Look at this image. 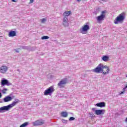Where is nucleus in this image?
Wrapping results in <instances>:
<instances>
[{
  "mask_svg": "<svg viewBox=\"0 0 127 127\" xmlns=\"http://www.w3.org/2000/svg\"><path fill=\"white\" fill-rule=\"evenodd\" d=\"M19 50H20V49H17L16 50H15V52H16L17 53H19Z\"/></svg>",
  "mask_w": 127,
  "mask_h": 127,
  "instance_id": "25",
  "label": "nucleus"
},
{
  "mask_svg": "<svg viewBox=\"0 0 127 127\" xmlns=\"http://www.w3.org/2000/svg\"><path fill=\"white\" fill-rule=\"evenodd\" d=\"M54 91V88L53 86H51L47 89L44 92V96H47L48 95H50Z\"/></svg>",
  "mask_w": 127,
  "mask_h": 127,
  "instance_id": "6",
  "label": "nucleus"
},
{
  "mask_svg": "<svg viewBox=\"0 0 127 127\" xmlns=\"http://www.w3.org/2000/svg\"><path fill=\"white\" fill-rule=\"evenodd\" d=\"M45 21H46V19L45 18H43L41 20V22L42 23H44V22H45Z\"/></svg>",
  "mask_w": 127,
  "mask_h": 127,
  "instance_id": "24",
  "label": "nucleus"
},
{
  "mask_svg": "<svg viewBox=\"0 0 127 127\" xmlns=\"http://www.w3.org/2000/svg\"><path fill=\"white\" fill-rule=\"evenodd\" d=\"M6 91H7V89H6V88H4L2 90V92L3 93V94H5L6 93Z\"/></svg>",
  "mask_w": 127,
  "mask_h": 127,
  "instance_id": "23",
  "label": "nucleus"
},
{
  "mask_svg": "<svg viewBox=\"0 0 127 127\" xmlns=\"http://www.w3.org/2000/svg\"><path fill=\"white\" fill-rule=\"evenodd\" d=\"M19 100L18 99H16L15 101H13L12 104H9L7 106H3L0 108V113H2V111H8L9 109H11L13 107H14L15 105L18 103Z\"/></svg>",
  "mask_w": 127,
  "mask_h": 127,
  "instance_id": "2",
  "label": "nucleus"
},
{
  "mask_svg": "<svg viewBox=\"0 0 127 127\" xmlns=\"http://www.w3.org/2000/svg\"><path fill=\"white\" fill-rule=\"evenodd\" d=\"M103 68V64H99L95 68L92 69V72L99 74L102 73V70Z\"/></svg>",
  "mask_w": 127,
  "mask_h": 127,
  "instance_id": "4",
  "label": "nucleus"
},
{
  "mask_svg": "<svg viewBox=\"0 0 127 127\" xmlns=\"http://www.w3.org/2000/svg\"><path fill=\"white\" fill-rule=\"evenodd\" d=\"M12 100V98L11 97L7 96L3 98V102L5 103H7V102H10Z\"/></svg>",
  "mask_w": 127,
  "mask_h": 127,
  "instance_id": "15",
  "label": "nucleus"
},
{
  "mask_svg": "<svg viewBox=\"0 0 127 127\" xmlns=\"http://www.w3.org/2000/svg\"><path fill=\"white\" fill-rule=\"evenodd\" d=\"M62 117H64V118H67L68 117V113L67 112H63L61 113Z\"/></svg>",
  "mask_w": 127,
  "mask_h": 127,
  "instance_id": "19",
  "label": "nucleus"
},
{
  "mask_svg": "<svg viewBox=\"0 0 127 127\" xmlns=\"http://www.w3.org/2000/svg\"><path fill=\"white\" fill-rule=\"evenodd\" d=\"M70 14H71V11H65L63 13V15H64V17H67V16H69V15H70Z\"/></svg>",
  "mask_w": 127,
  "mask_h": 127,
  "instance_id": "17",
  "label": "nucleus"
},
{
  "mask_svg": "<svg viewBox=\"0 0 127 127\" xmlns=\"http://www.w3.org/2000/svg\"><path fill=\"white\" fill-rule=\"evenodd\" d=\"M102 72L105 75H107V74H109V72H110V68L107 66H104V64H102Z\"/></svg>",
  "mask_w": 127,
  "mask_h": 127,
  "instance_id": "7",
  "label": "nucleus"
},
{
  "mask_svg": "<svg viewBox=\"0 0 127 127\" xmlns=\"http://www.w3.org/2000/svg\"><path fill=\"white\" fill-rule=\"evenodd\" d=\"M7 70H8V67H7V66L2 65L0 67V72L2 74H5V73H6V72L7 71Z\"/></svg>",
  "mask_w": 127,
  "mask_h": 127,
  "instance_id": "10",
  "label": "nucleus"
},
{
  "mask_svg": "<svg viewBox=\"0 0 127 127\" xmlns=\"http://www.w3.org/2000/svg\"><path fill=\"white\" fill-rule=\"evenodd\" d=\"M75 120V118L74 117H70L69 119V121H74Z\"/></svg>",
  "mask_w": 127,
  "mask_h": 127,
  "instance_id": "26",
  "label": "nucleus"
},
{
  "mask_svg": "<svg viewBox=\"0 0 127 127\" xmlns=\"http://www.w3.org/2000/svg\"><path fill=\"white\" fill-rule=\"evenodd\" d=\"M9 37H14L16 36V32L15 31H10L8 33Z\"/></svg>",
  "mask_w": 127,
  "mask_h": 127,
  "instance_id": "14",
  "label": "nucleus"
},
{
  "mask_svg": "<svg viewBox=\"0 0 127 127\" xmlns=\"http://www.w3.org/2000/svg\"><path fill=\"white\" fill-rule=\"evenodd\" d=\"M127 85L125 86V87L123 88V91L121 92L120 93V95H123V94H125V93H126V89H127Z\"/></svg>",
  "mask_w": 127,
  "mask_h": 127,
  "instance_id": "21",
  "label": "nucleus"
},
{
  "mask_svg": "<svg viewBox=\"0 0 127 127\" xmlns=\"http://www.w3.org/2000/svg\"><path fill=\"white\" fill-rule=\"evenodd\" d=\"M1 98V93L0 92V99Z\"/></svg>",
  "mask_w": 127,
  "mask_h": 127,
  "instance_id": "29",
  "label": "nucleus"
},
{
  "mask_svg": "<svg viewBox=\"0 0 127 127\" xmlns=\"http://www.w3.org/2000/svg\"><path fill=\"white\" fill-rule=\"evenodd\" d=\"M1 85H2V86H4L5 85H6V86H10L11 83L9 82L8 80L4 79L1 81Z\"/></svg>",
  "mask_w": 127,
  "mask_h": 127,
  "instance_id": "12",
  "label": "nucleus"
},
{
  "mask_svg": "<svg viewBox=\"0 0 127 127\" xmlns=\"http://www.w3.org/2000/svg\"><path fill=\"white\" fill-rule=\"evenodd\" d=\"M32 124L34 127H38V126H42V125H44V121H40L38 120L33 122Z\"/></svg>",
  "mask_w": 127,
  "mask_h": 127,
  "instance_id": "9",
  "label": "nucleus"
},
{
  "mask_svg": "<svg viewBox=\"0 0 127 127\" xmlns=\"http://www.w3.org/2000/svg\"><path fill=\"white\" fill-rule=\"evenodd\" d=\"M82 0H77V1H81Z\"/></svg>",
  "mask_w": 127,
  "mask_h": 127,
  "instance_id": "30",
  "label": "nucleus"
},
{
  "mask_svg": "<svg viewBox=\"0 0 127 127\" xmlns=\"http://www.w3.org/2000/svg\"><path fill=\"white\" fill-rule=\"evenodd\" d=\"M13 2H16V1L15 0H11Z\"/></svg>",
  "mask_w": 127,
  "mask_h": 127,
  "instance_id": "28",
  "label": "nucleus"
},
{
  "mask_svg": "<svg viewBox=\"0 0 127 127\" xmlns=\"http://www.w3.org/2000/svg\"><path fill=\"white\" fill-rule=\"evenodd\" d=\"M110 58H109V57L107 56H104L102 58V59L103 61H104L105 62H108V61H109V59Z\"/></svg>",
  "mask_w": 127,
  "mask_h": 127,
  "instance_id": "18",
  "label": "nucleus"
},
{
  "mask_svg": "<svg viewBox=\"0 0 127 127\" xmlns=\"http://www.w3.org/2000/svg\"><path fill=\"white\" fill-rule=\"evenodd\" d=\"M125 122H127V118H126Z\"/></svg>",
  "mask_w": 127,
  "mask_h": 127,
  "instance_id": "31",
  "label": "nucleus"
},
{
  "mask_svg": "<svg viewBox=\"0 0 127 127\" xmlns=\"http://www.w3.org/2000/svg\"><path fill=\"white\" fill-rule=\"evenodd\" d=\"M95 106H96V107H99V108H104L105 107L106 105L105 102H100L96 104Z\"/></svg>",
  "mask_w": 127,
  "mask_h": 127,
  "instance_id": "16",
  "label": "nucleus"
},
{
  "mask_svg": "<svg viewBox=\"0 0 127 127\" xmlns=\"http://www.w3.org/2000/svg\"><path fill=\"white\" fill-rule=\"evenodd\" d=\"M0 103H1L0 100Z\"/></svg>",
  "mask_w": 127,
  "mask_h": 127,
  "instance_id": "33",
  "label": "nucleus"
},
{
  "mask_svg": "<svg viewBox=\"0 0 127 127\" xmlns=\"http://www.w3.org/2000/svg\"><path fill=\"white\" fill-rule=\"evenodd\" d=\"M33 0H30V3H33Z\"/></svg>",
  "mask_w": 127,
  "mask_h": 127,
  "instance_id": "27",
  "label": "nucleus"
},
{
  "mask_svg": "<svg viewBox=\"0 0 127 127\" xmlns=\"http://www.w3.org/2000/svg\"><path fill=\"white\" fill-rule=\"evenodd\" d=\"M106 13H107L106 10H104L101 12V14L96 17L97 21H101L104 20V18L106 17Z\"/></svg>",
  "mask_w": 127,
  "mask_h": 127,
  "instance_id": "5",
  "label": "nucleus"
},
{
  "mask_svg": "<svg viewBox=\"0 0 127 127\" xmlns=\"http://www.w3.org/2000/svg\"><path fill=\"white\" fill-rule=\"evenodd\" d=\"M42 39L43 40H44L45 39H49V37H48V36H43L42 37Z\"/></svg>",
  "mask_w": 127,
  "mask_h": 127,
  "instance_id": "22",
  "label": "nucleus"
},
{
  "mask_svg": "<svg viewBox=\"0 0 127 127\" xmlns=\"http://www.w3.org/2000/svg\"><path fill=\"white\" fill-rule=\"evenodd\" d=\"M28 125H29L28 122H25L23 124L21 125L20 127H27Z\"/></svg>",
  "mask_w": 127,
  "mask_h": 127,
  "instance_id": "20",
  "label": "nucleus"
},
{
  "mask_svg": "<svg viewBox=\"0 0 127 127\" xmlns=\"http://www.w3.org/2000/svg\"><path fill=\"white\" fill-rule=\"evenodd\" d=\"M126 78H127V74H126Z\"/></svg>",
  "mask_w": 127,
  "mask_h": 127,
  "instance_id": "32",
  "label": "nucleus"
},
{
  "mask_svg": "<svg viewBox=\"0 0 127 127\" xmlns=\"http://www.w3.org/2000/svg\"><path fill=\"white\" fill-rule=\"evenodd\" d=\"M66 84H67L66 78L62 80L59 83H58V85L60 87V88H64V85H66Z\"/></svg>",
  "mask_w": 127,
  "mask_h": 127,
  "instance_id": "8",
  "label": "nucleus"
},
{
  "mask_svg": "<svg viewBox=\"0 0 127 127\" xmlns=\"http://www.w3.org/2000/svg\"><path fill=\"white\" fill-rule=\"evenodd\" d=\"M69 20L67 17H64L63 19V24L64 26H69Z\"/></svg>",
  "mask_w": 127,
  "mask_h": 127,
  "instance_id": "11",
  "label": "nucleus"
},
{
  "mask_svg": "<svg viewBox=\"0 0 127 127\" xmlns=\"http://www.w3.org/2000/svg\"><path fill=\"white\" fill-rule=\"evenodd\" d=\"M105 110H95V114L97 116H99L100 115H104V114H105Z\"/></svg>",
  "mask_w": 127,
  "mask_h": 127,
  "instance_id": "13",
  "label": "nucleus"
},
{
  "mask_svg": "<svg viewBox=\"0 0 127 127\" xmlns=\"http://www.w3.org/2000/svg\"><path fill=\"white\" fill-rule=\"evenodd\" d=\"M126 19V13L122 12L114 20L115 24H119V23H123L124 20Z\"/></svg>",
  "mask_w": 127,
  "mask_h": 127,
  "instance_id": "1",
  "label": "nucleus"
},
{
  "mask_svg": "<svg viewBox=\"0 0 127 127\" xmlns=\"http://www.w3.org/2000/svg\"><path fill=\"white\" fill-rule=\"evenodd\" d=\"M90 30V26L88 25H83L81 28L80 29L81 33L82 34H86L88 30Z\"/></svg>",
  "mask_w": 127,
  "mask_h": 127,
  "instance_id": "3",
  "label": "nucleus"
}]
</instances>
